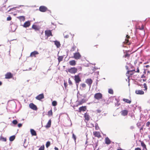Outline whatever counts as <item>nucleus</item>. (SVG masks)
<instances>
[{"label":"nucleus","mask_w":150,"mask_h":150,"mask_svg":"<svg viewBox=\"0 0 150 150\" xmlns=\"http://www.w3.org/2000/svg\"><path fill=\"white\" fill-rule=\"evenodd\" d=\"M86 96L85 95H80L79 96V100L77 101V106L82 105L83 103H85L86 102V99L84 98L86 97Z\"/></svg>","instance_id":"1"},{"label":"nucleus","mask_w":150,"mask_h":150,"mask_svg":"<svg viewBox=\"0 0 150 150\" xmlns=\"http://www.w3.org/2000/svg\"><path fill=\"white\" fill-rule=\"evenodd\" d=\"M94 97V98L97 100L102 99L103 98V94L100 93H97L95 94Z\"/></svg>","instance_id":"2"},{"label":"nucleus","mask_w":150,"mask_h":150,"mask_svg":"<svg viewBox=\"0 0 150 150\" xmlns=\"http://www.w3.org/2000/svg\"><path fill=\"white\" fill-rule=\"evenodd\" d=\"M77 71V68L75 67H71L68 69V71L72 74H74L76 73Z\"/></svg>","instance_id":"3"},{"label":"nucleus","mask_w":150,"mask_h":150,"mask_svg":"<svg viewBox=\"0 0 150 150\" xmlns=\"http://www.w3.org/2000/svg\"><path fill=\"white\" fill-rule=\"evenodd\" d=\"M45 36H47V38L51 36H52L53 35L52 34V30H47L45 31Z\"/></svg>","instance_id":"4"},{"label":"nucleus","mask_w":150,"mask_h":150,"mask_svg":"<svg viewBox=\"0 0 150 150\" xmlns=\"http://www.w3.org/2000/svg\"><path fill=\"white\" fill-rule=\"evenodd\" d=\"M81 57V55L79 52H76L74 54L73 58L76 59H80Z\"/></svg>","instance_id":"5"},{"label":"nucleus","mask_w":150,"mask_h":150,"mask_svg":"<svg viewBox=\"0 0 150 150\" xmlns=\"http://www.w3.org/2000/svg\"><path fill=\"white\" fill-rule=\"evenodd\" d=\"M74 80L75 83L77 84L79 83L81 81V80L80 78L79 75L78 74L77 75H76L74 76Z\"/></svg>","instance_id":"6"},{"label":"nucleus","mask_w":150,"mask_h":150,"mask_svg":"<svg viewBox=\"0 0 150 150\" xmlns=\"http://www.w3.org/2000/svg\"><path fill=\"white\" fill-rule=\"evenodd\" d=\"M13 77V74L10 72L7 73L5 75V78L6 79H10Z\"/></svg>","instance_id":"7"},{"label":"nucleus","mask_w":150,"mask_h":150,"mask_svg":"<svg viewBox=\"0 0 150 150\" xmlns=\"http://www.w3.org/2000/svg\"><path fill=\"white\" fill-rule=\"evenodd\" d=\"M44 98V96L43 93H42L37 96L35 98L38 100H40Z\"/></svg>","instance_id":"8"},{"label":"nucleus","mask_w":150,"mask_h":150,"mask_svg":"<svg viewBox=\"0 0 150 150\" xmlns=\"http://www.w3.org/2000/svg\"><path fill=\"white\" fill-rule=\"evenodd\" d=\"M85 82L88 85L90 88L92 83L93 80L91 79H88L86 80Z\"/></svg>","instance_id":"9"},{"label":"nucleus","mask_w":150,"mask_h":150,"mask_svg":"<svg viewBox=\"0 0 150 150\" xmlns=\"http://www.w3.org/2000/svg\"><path fill=\"white\" fill-rule=\"evenodd\" d=\"M29 106L30 108L34 110H37V108L36 106L32 103L29 104Z\"/></svg>","instance_id":"10"},{"label":"nucleus","mask_w":150,"mask_h":150,"mask_svg":"<svg viewBox=\"0 0 150 150\" xmlns=\"http://www.w3.org/2000/svg\"><path fill=\"white\" fill-rule=\"evenodd\" d=\"M47 10V8L46 6H41L39 7V10L42 12H45Z\"/></svg>","instance_id":"11"},{"label":"nucleus","mask_w":150,"mask_h":150,"mask_svg":"<svg viewBox=\"0 0 150 150\" xmlns=\"http://www.w3.org/2000/svg\"><path fill=\"white\" fill-rule=\"evenodd\" d=\"M39 54V53L38 52L36 51H35L31 53L30 57H36V55Z\"/></svg>","instance_id":"12"},{"label":"nucleus","mask_w":150,"mask_h":150,"mask_svg":"<svg viewBox=\"0 0 150 150\" xmlns=\"http://www.w3.org/2000/svg\"><path fill=\"white\" fill-rule=\"evenodd\" d=\"M126 38L125 39V41L124 42V43L125 44L129 45L130 44V42H129L128 39L130 38V36L127 35H126Z\"/></svg>","instance_id":"13"},{"label":"nucleus","mask_w":150,"mask_h":150,"mask_svg":"<svg viewBox=\"0 0 150 150\" xmlns=\"http://www.w3.org/2000/svg\"><path fill=\"white\" fill-rule=\"evenodd\" d=\"M128 111L126 110H123L120 112L121 115L123 116H125L127 115Z\"/></svg>","instance_id":"14"},{"label":"nucleus","mask_w":150,"mask_h":150,"mask_svg":"<svg viewBox=\"0 0 150 150\" xmlns=\"http://www.w3.org/2000/svg\"><path fill=\"white\" fill-rule=\"evenodd\" d=\"M93 134L95 137H97L98 138H100L101 137L100 133L99 132H94Z\"/></svg>","instance_id":"15"},{"label":"nucleus","mask_w":150,"mask_h":150,"mask_svg":"<svg viewBox=\"0 0 150 150\" xmlns=\"http://www.w3.org/2000/svg\"><path fill=\"white\" fill-rule=\"evenodd\" d=\"M134 72H133L132 70L128 71L126 73V75L128 77L131 76L134 74Z\"/></svg>","instance_id":"16"},{"label":"nucleus","mask_w":150,"mask_h":150,"mask_svg":"<svg viewBox=\"0 0 150 150\" xmlns=\"http://www.w3.org/2000/svg\"><path fill=\"white\" fill-rule=\"evenodd\" d=\"M30 25V22L29 21H28L25 22L23 25V27L27 28L29 27Z\"/></svg>","instance_id":"17"},{"label":"nucleus","mask_w":150,"mask_h":150,"mask_svg":"<svg viewBox=\"0 0 150 150\" xmlns=\"http://www.w3.org/2000/svg\"><path fill=\"white\" fill-rule=\"evenodd\" d=\"M86 109V106H82L79 108V112H81V111H85Z\"/></svg>","instance_id":"18"},{"label":"nucleus","mask_w":150,"mask_h":150,"mask_svg":"<svg viewBox=\"0 0 150 150\" xmlns=\"http://www.w3.org/2000/svg\"><path fill=\"white\" fill-rule=\"evenodd\" d=\"M69 64L71 66H74L76 65V61L75 60H72L70 61L69 62Z\"/></svg>","instance_id":"19"},{"label":"nucleus","mask_w":150,"mask_h":150,"mask_svg":"<svg viewBox=\"0 0 150 150\" xmlns=\"http://www.w3.org/2000/svg\"><path fill=\"white\" fill-rule=\"evenodd\" d=\"M135 93L137 94L142 95L144 93V92L142 90H137L135 91Z\"/></svg>","instance_id":"20"},{"label":"nucleus","mask_w":150,"mask_h":150,"mask_svg":"<svg viewBox=\"0 0 150 150\" xmlns=\"http://www.w3.org/2000/svg\"><path fill=\"white\" fill-rule=\"evenodd\" d=\"M51 119H50L48 121V122H47L46 125H45V127L47 128H48L50 127L51 126Z\"/></svg>","instance_id":"21"},{"label":"nucleus","mask_w":150,"mask_h":150,"mask_svg":"<svg viewBox=\"0 0 150 150\" xmlns=\"http://www.w3.org/2000/svg\"><path fill=\"white\" fill-rule=\"evenodd\" d=\"M105 143L107 144H109L111 143V141L108 137H106L105 139Z\"/></svg>","instance_id":"22"},{"label":"nucleus","mask_w":150,"mask_h":150,"mask_svg":"<svg viewBox=\"0 0 150 150\" xmlns=\"http://www.w3.org/2000/svg\"><path fill=\"white\" fill-rule=\"evenodd\" d=\"M54 44L56 45L57 48H59L61 46V44L59 41H54Z\"/></svg>","instance_id":"23"},{"label":"nucleus","mask_w":150,"mask_h":150,"mask_svg":"<svg viewBox=\"0 0 150 150\" xmlns=\"http://www.w3.org/2000/svg\"><path fill=\"white\" fill-rule=\"evenodd\" d=\"M84 117H85V120H86L87 121L89 120L90 116L88 113H85Z\"/></svg>","instance_id":"24"},{"label":"nucleus","mask_w":150,"mask_h":150,"mask_svg":"<svg viewBox=\"0 0 150 150\" xmlns=\"http://www.w3.org/2000/svg\"><path fill=\"white\" fill-rule=\"evenodd\" d=\"M137 29H139L141 30H142L144 29V25L143 24H141L140 25L137 26Z\"/></svg>","instance_id":"25"},{"label":"nucleus","mask_w":150,"mask_h":150,"mask_svg":"<svg viewBox=\"0 0 150 150\" xmlns=\"http://www.w3.org/2000/svg\"><path fill=\"white\" fill-rule=\"evenodd\" d=\"M141 143V146L143 147L144 149H145L146 150H147L146 146L145 143L143 141H140Z\"/></svg>","instance_id":"26"},{"label":"nucleus","mask_w":150,"mask_h":150,"mask_svg":"<svg viewBox=\"0 0 150 150\" xmlns=\"http://www.w3.org/2000/svg\"><path fill=\"white\" fill-rule=\"evenodd\" d=\"M32 136H36L37 133L33 129H31L30 130Z\"/></svg>","instance_id":"27"},{"label":"nucleus","mask_w":150,"mask_h":150,"mask_svg":"<svg viewBox=\"0 0 150 150\" xmlns=\"http://www.w3.org/2000/svg\"><path fill=\"white\" fill-rule=\"evenodd\" d=\"M18 18L21 21H24L25 20V17L23 16H19L18 17Z\"/></svg>","instance_id":"28"},{"label":"nucleus","mask_w":150,"mask_h":150,"mask_svg":"<svg viewBox=\"0 0 150 150\" xmlns=\"http://www.w3.org/2000/svg\"><path fill=\"white\" fill-rule=\"evenodd\" d=\"M63 56H58V60L59 63L60 62L62 61L63 59Z\"/></svg>","instance_id":"29"},{"label":"nucleus","mask_w":150,"mask_h":150,"mask_svg":"<svg viewBox=\"0 0 150 150\" xmlns=\"http://www.w3.org/2000/svg\"><path fill=\"white\" fill-rule=\"evenodd\" d=\"M123 100L124 101L127 103L130 104L131 103V101L127 99L123 98Z\"/></svg>","instance_id":"30"},{"label":"nucleus","mask_w":150,"mask_h":150,"mask_svg":"<svg viewBox=\"0 0 150 150\" xmlns=\"http://www.w3.org/2000/svg\"><path fill=\"white\" fill-rule=\"evenodd\" d=\"M47 115L48 116H50L52 115L53 112H52V109H51L50 110L48 111Z\"/></svg>","instance_id":"31"},{"label":"nucleus","mask_w":150,"mask_h":150,"mask_svg":"<svg viewBox=\"0 0 150 150\" xmlns=\"http://www.w3.org/2000/svg\"><path fill=\"white\" fill-rule=\"evenodd\" d=\"M32 28L35 30H39V28L36 25H32Z\"/></svg>","instance_id":"32"},{"label":"nucleus","mask_w":150,"mask_h":150,"mask_svg":"<svg viewBox=\"0 0 150 150\" xmlns=\"http://www.w3.org/2000/svg\"><path fill=\"white\" fill-rule=\"evenodd\" d=\"M15 138V135H13L11 136L9 138V140L10 141H13Z\"/></svg>","instance_id":"33"},{"label":"nucleus","mask_w":150,"mask_h":150,"mask_svg":"<svg viewBox=\"0 0 150 150\" xmlns=\"http://www.w3.org/2000/svg\"><path fill=\"white\" fill-rule=\"evenodd\" d=\"M108 92L109 93L113 94V91L112 89L110 88L108 89Z\"/></svg>","instance_id":"34"},{"label":"nucleus","mask_w":150,"mask_h":150,"mask_svg":"<svg viewBox=\"0 0 150 150\" xmlns=\"http://www.w3.org/2000/svg\"><path fill=\"white\" fill-rule=\"evenodd\" d=\"M0 140H2L4 142H6V138H4L2 137L1 136L0 137Z\"/></svg>","instance_id":"35"},{"label":"nucleus","mask_w":150,"mask_h":150,"mask_svg":"<svg viewBox=\"0 0 150 150\" xmlns=\"http://www.w3.org/2000/svg\"><path fill=\"white\" fill-rule=\"evenodd\" d=\"M52 104L53 106H55L57 105V102L55 101H54L52 102Z\"/></svg>","instance_id":"36"},{"label":"nucleus","mask_w":150,"mask_h":150,"mask_svg":"<svg viewBox=\"0 0 150 150\" xmlns=\"http://www.w3.org/2000/svg\"><path fill=\"white\" fill-rule=\"evenodd\" d=\"M132 71L133 72H137V73H139V67H137V70L136 71H135V70L134 69H133L132 70Z\"/></svg>","instance_id":"37"},{"label":"nucleus","mask_w":150,"mask_h":150,"mask_svg":"<svg viewBox=\"0 0 150 150\" xmlns=\"http://www.w3.org/2000/svg\"><path fill=\"white\" fill-rule=\"evenodd\" d=\"M50 145V142L49 141H48L47 142L46 146L47 148H48Z\"/></svg>","instance_id":"38"},{"label":"nucleus","mask_w":150,"mask_h":150,"mask_svg":"<svg viewBox=\"0 0 150 150\" xmlns=\"http://www.w3.org/2000/svg\"><path fill=\"white\" fill-rule=\"evenodd\" d=\"M76 47L75 45H74L71 48V51H73L75 50Z\"/></svg>","instance_id":"39"},{"label":"nucleus","mask_w":150,"mask_h":150,"mask_svg":"<svg viewBox=\"0 0 150 150\" xmlns=\"http://www.w3.org/2000/svg\"><path fill=\"white\" fill-rule=\"evenodd\" d=\"M130 56V54L127 53H126L125 54L124 56L125 58L129 57Z\"/></svg>","instance_id":"40"},{"label":"nucleus","mask_w":150,"mask_h":150,"mask_svg":"<svg viewBox=\"0 0 150 150\" xmlns=\"http://www.w3.org/2000/svg\"><path fill=\"white\" fill-rule=\"evenodd\" d=\"M72 138L74 139L75 142H76V137L73 133L72 134Z\"/></svg>","instance_id":"41"},{"label":"nucleus","mask_w":150,"mask_h":150,"mask_svg":"<svg viewBox=\"0 0 150 150\" xmlns=\"http://www.w3.org/2000/svg\"><path fill=\"white\" fill-rule=\"evenodd\" d=\"M45 147L44 145H43L40 146L39 148V150H44Z\"/></svg>","instance_id":"42"},{"label":"nucleus","mask_w":150,"mask_h":150,"mask_svg":"<svg viewBox=\"0 0 150 150\" xmlns=\"http://www.w3.org/2000/svg\"><path fill=\"white\" fill-rule=\"evenodd\" d=\"M144 88V90H146L147 89V86L146 83H144L143 84Z\"/></svg>","instance_id":"43"},{"label":"nucleus","mask_w":150,"mask_h":150,"mask_svg":"<svg viewBox=\"0 0 150 150\" xmlns=\"http://www.w3.org/2000/svg\"><path fill=\"white\" fill-rule=\"evenodd\" d=\"M81 86L83 88H84L86 87V84L84 83H82L81 84Z\"/></svg>","instance_id":"44"},{"label":"nucleus","mask_w":150,"mask_h":150,"mask_svg":"<svg viewBox=\"0 0 150 150\" xmlns=\"http://www.w3.org/2000/svg\"><path fill=\"white\" fill-rule=\"evenodd\" d=\"M12 123L13 124L15 125L17 124L18 123V122L16 120H14L12 121Z\"/></svg>","instance_id":"45"},{"label":"nucleus","mask_w":150,"mask_h":150,"mask_svg":"<svg viewBox=\"0 0 150 150\" xmlns=\"http://www.w3.org/2000/svg\"><path fill=\"white\" fill-rule=\"evenodd\" d=\"M95 129L96 130H98L99 129V127L97 124L95 125Z\"/></svg>","instance_id":"46"},{"label":"nucleus","mask_w":150,"mask_h":150,"mask_svg":"<svg viewBox=\"0 0 150 150\" xmlns=\"http://www.w3.org/2000/svg\"><path fill=\"white\" fill-rule=\"evenodd\" d=\"M11 17L10 16H9L7 18V20L8 21H11Z\"/></svg>","instance_id":"47"},{"label":"nucleus","mask_w":150,"mask_h":150,"mask_svg":"<svg viewBox=\"0 0 150 150\" xmlns=\"http://www.w3.org/2000/svg\"><path fill=\"white\" fill-rule=\"evenodd\" d=\"M150 125V122H147L146 124V125L147 127H149V125Z\"/></svg>","instance_id":"48"},{"label":"nucleus","mask_w":150,"mask_h":150,"mask_svg":"<svg viewBox=\"0 0 150 150\" xmlns=\"http://www.w3.org/2000/svg\"><path fill=\"white\" fill-rule=\"evenodd\" d=\"M96 111L98 113H100L101 112V110L100 109L97 110Z\"/></svg>","instance_id":"49"},{"label":"nucleus","mask_w":150,"mask_h":150,"mask_svg":"<svg viewBox=\"0 0 150 150\" xmlns=\"http://www.w3.org/2000/svg\"><path fill=\"white\" fill-rule=\"evenodd\" d=\"M18 127H20L22 126V124L21 123L18 124Z\"/></svg>","instance_id":"50"},{"label":"nucleus","mask_w":150,"mask_h":150,"mask_svg":"<svg viewBox=\"0 0 150 150\" xmlns=\"http://www.w3.org/2000/svg\"><path fill=\"white\" fill-rule=\"evenodd\" d=\"M69 85H72V84L71 81L70 80L69 81Z\"/></svg>","instance_id":"51"},{"label":"nucleus","mask_w":150,"mask_h":150,"mask_svg":"<svg viewBox=\"0 0 150 150\" xmlns=\"http://www.w3.org/2000/svg\"><path fill=\"white\" fill-rule=\"evenodd\" d=\"M102 101L103 102V104H105V99H103L102 100Z\"/></svg>","instance_id":"52"},{"label":"nucleus","mask_w":150,"mask_h":150,"mask_svg":"<svg viewBox=\"0 0 150 150\" xmlns=\"http://www.w3.org/2000/svg\"><path fill=\"white\" fill-rule=\"evenodd\" d=\"M134 150H141V149L140 148L138 147L136 148Z\"/></svg>","instance_id":"53"},{"label":"nucleus","mask_w":150,"mask_h":150,"mask_svg":"<svg viewBox=\"0 0 150 150\" xmlns=\"http://www.w3.org/2000/svg\"><path fill=\"white\" fill-rule=\"evenodd\" d=\"M142 78H145V76L144 75H143L141 77Z\"/></svg>","instance_id":"54"},{"label":"nucleus","mask_w":150,"mask_h":150,"mask_svg":"<svg viewBox=\"0 0 150 150\" xmlns=\"http://www.w3.org/2000/svg\"><path fill=\"white\" fill-rule=\"evenodd\" d=\"M64 85L65 87H66L67 86V83H64Z\"/></svg>","instance_id":"55"},{"label":"nucleus","mask_w":150,"mask_h":150,"mask_svg":"<svg viewBox=\"0 0 150 150\" xmlns=\"http://www.w3.org/2000/svg\"><path fill=\"white\" fill-rule=\"evenodd\" d=\"M54 149L55 150H58V148L56 147H54Z\"/></svg>","instance_id":"56"},{"label":"nucleus","mask_w":150,"mask_h":150,"mask_svg":"<svg viewBox=\"0 0 150 150\" xmlns=\"http://www.w3.org/2000/svg\"><path fill=\"white\" fill-rule=\"evenodd\" d=\"M69 36L68 35H66L64 36V37L66 38H67Z\"/></svg>","instance_id":"57"},{"label":"nucleus","mask_w":150,"mask_h":150,"mask_svg":"<svg viewBox=\"0 0 150 150\" xmlns=\"http://www.w3.org/2000/svg\"><path fill=\"white\" fill-rule=\"evenodd\" d=\"M145 67L146 68H148L149 67V65H147Z\"/></svg>","instance_id":"58"},{"label":"nucleus","mask_w":150,"mask_h":150,"mask_svg":"<svg viewBox=\"0 0 150 150\" xmlns=\"http://www.w3.org/2000/svg\"><path fill=\"white\" fill-rule=\"evenodd\" d=\"M143 127H142L140 129V131H141V130H143Z\"/></svg>","instance_id":"59"},{"label":"nucleus","mask_w":150,"mask_h":150,"mask_svg":"<svg viewBox=\"0 0 150 150\" xmlns=\"http://www.w3.org/2000/svg\"><path fill=\"white\" fill-rule=\"evenodd\" d=\"M117 150H123V149L121 148H120V149H118Z\"/></svg>","instance_id":"60"},{"label":"nucleus","mask_w":150,"mask_h":150,"mask_svg":"<svg viewBox=\"0 0 150 150\" xmlns=\"http://www.w3.org/2000/svg\"><path fill=\"white\" fill-rule=\"evenodd\" d=\"M143 80L144 81H146V79H143Z\"/></svg>","instance_id":"61"},{"label":"nucleus","mask_w":150,"mask_h":150,"mask_svg":"<svg viewBox=\"0 0 150 150\" xmlns=\"http://www.w3.org/2000/svg\"><path fill=\"white\" fill-rule=\"evenodd\" d=\"M2 84V83L1 81H0V86H1Z\"/></svg>","instance_id":"62"},{"label":"nucleus","mask_w":150,"mask_h":150,"mask_svg":"<svg viewBox=\"0 0 150 150\" xmlns=\"http://www.w3.org/2000/svg\"><path fill=\"white\" fill-rule=\"evenodd\" d=\"M98 46V45H96L95 46H94V47H96L97 48V46Z\"/></svg>","instance_id":"63"},{"label":"nucleus","mask_w":150,"mask_h":150,"mask_svg":"<svg viewBox=\"0 0 150 150\" xmlns=\"http://www.w3.org/2000/svg\"><path fill=\"white\" fill-rule=\"evenodd\" d=\"M149 139H150V134L149 135Z\"/></svg>","instance_id":"64"}]
</instances>
